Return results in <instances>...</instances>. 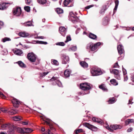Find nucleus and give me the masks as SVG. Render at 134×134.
<instances>
[{"mask_svg": "<svg viewBox=\"0 0 134 134\" xmlns=\"http://www.w3.org/2000/svg\"><path fill=\"white\" fill-rule=\"evenodd\" d=\"M91 72L92 75L93 76H97L102 74L100 69L97 67H93L91 69Z\"/></svg>", "mask_w": 134, "mask_h": 134, "instance_id": "nucleus-1", "label": "nucleus"}, {"mask_svg": "<svg viewBox=\"0 0 134 134\" xmlns=\"http://www.w3.org/2000/svg\"><path fill=\"white\" fill-rule=\"evenodd\" d=\"M101 44V43L100 42H98L95 44L92 43H89L87 45L86 48L87 49L93 51L96 50Z\"/></svg>", "mask_w": 134, "mask_h": 134, "instance_id": "nucleus-2", "label": "nucleus"}, {"mask_svg": "<svg viewBox=\"0 0 134 134\" xmlns=\"http://www.w3.org/2000/svg\"><path fill=\"white\" fill-rule=\"evenodd\" d=\"M105 127L109 130L111 131H113L112 129L115 130L118 129H121L122 128V126H121L120 125H111L110 126V127H109L108 125L107 126H105Z\"/></svg>", "mask_w": 134, "mask_h": 134, "instance_id": "nucleus-3", "label": "nucleus"}, {"mask_svg": "<svg viewBox=\"0 0 134 134\" xmlns=\"http://www.w3.org/2000/svg\"><path fill=\"white\" fill-rule=\"evenodd\" d=\"M27 57L29 60L32 62H34L37 58L36 55L32 52L29 53Z\"/></svg>", "mask_w": 134, "mask_h": 134, "instance_id": "nucleus-4", "label": "nucleus"}, {"mask_svg": "<svg viewBox=\"0 0 134 134\" xmlns=\"http://www.w3.org/2000/svg\"><path fill=\"white\" fill-rule=\"evenodd\" d=\"M80 87L81 89L84 91L88 90L91 88L90 85L87 83H83L80 84Z\"/></svg>", "mask_w": 134, "mask_h": 134, "instance_id": "nucleus-5", "label": "nucleus"}, {"mask_svg": "<svg viewBox=\"0 0 134 134\" xmlns=\"http://www.w3.org/2000/svg\"><path fill=\"white\" fill-rule=\"evenodd\" d=\"M111 73L114 74L115 75V77L117 79H120V72L118 70L116 69H113L110 70Z\"/></svg>", "mask_w": 134, "mask_h": 134, "instance_id": "nucleus-6", "label": "nucleus"}, {"mask_svg": "<svg viewBox=\"0 0 134 134\" xmlns=\"http://www.w3.org/2000/svg\"><path fill=\"white\" fill-rule=\"evenodd\" d=\"M51 80L52 81H54L53 84L54 85L57 84L59 87H62V85L61 82L59 81L58 80V78L57 77H53L51 79Z\"/></svg>", "mask_w": 134, "mask_h": 134, "instance_id": "nucleus-7", "label": "nucleus"}, {"mask_svg": "<svg viewBox=\"0 0 134 134\" xmlns=\"http://www.w3.org/2000/svg\"><path fill=\"white\" fill-rule=\"evenodd\" d=\"M21 12V8L20 7H17L13 10V14L16 16L20 15Z\"/></svg>", "mask_w": 134, "mask_h": 134, "instance_id": "nucleus-8", "label": "nucleus"}, {"mask_svg": "<svg viewBox=\"0 0 134 134\" xmlns=\"http://www.w3.org/2000/svg\"><path fill=\"white\" fill-rule=\"evenodd\" d=\"M61 58L62 60V64H66L68 63L69 61V57L65 54H62Z\"/></svg>", "mask_w": 134, "mask_h": 134, "instance_id": "nucleus-9", "label": "nucleus"}, {"mask_svg": "<svg viewBox=\"0 0 134 134\" xmlns=\"http://www.w3.org/2000/svg\"><path fill=\"white\" fill-rule=\"evenodd\" d=\"M64 5L65 6L70 7L73 6V3L70 0H65L63 2Z\"/></svg>", "mask_w": 134, "mask_h": 134, "instance_id": "nucleus-10", "label": "nucleus"}, {"mask_svg": "<svg viewBox=\"0 0 134 134\" xmlns=\"http://www.w3.org/2000/svg\"><path fill=\"white\" fill-rule=\"evenodd\" d=\"M59 31L60 33L63 36H65L66 35L67 31L66 29L63 26H61L59 27Z\"/></svg>", "mask_w": 134, "mask_h": 134, "instance_id": "nucleus-11", "label": "nucleus"}, {"mask_svg": "<svg viewBox=\"0 0 134 134\" xmlns=\"http://www.w3.org/2000/svg\"><path fill=\"white\" fill-rule=\"evenodd\" d=\"M84 126L91 130L94 131L96 130L97 128L93 125H90L88 123H86L84 124Z\"/></svg>", "mask_w": 134, "mask_h": 134, "instance_id": "nucleus-12", "label": "nucleus"}, {"mask_svg": "<svg viewBox=\"0 0 134 134\" xmlns=\"http://www.w3.org/2000/svg\"><path fill=\"white\" fill-rule=\"evenodd\" d=\"M13 106L15 108H18L20 103V101L17 99L14 98L12 100Z\"/></svg>", "mask_w": 134, "mask_h": 134, "instance_id": "nucleus-13", "label": "nucleus"}, {"mask_svg": "<svg viewBox=\"0 0 134 134\" xmlns=\"http://www.w3.org/2000/svg\"><path fill=\"white\" fill-rule=\"evenodd\" d=\"M117 49L119 54L121 55L124 52L123 47L121 44L118 46Z\"/></svg>", "mask_w": 134, "mask_h": 134, "instance_id": "nucleus-14", "label": "nucleus"}, {"mask_svg": "<svg viewBox=\"0 0 134 134\" xmlns=\"http://www.w3.org/2000/svg\"><path fill=\"white\" fill-rule=\"evenodd\" d=\"M46 124L48 125L50 127V129L51 130H55V129L53 127V124L51 121L49 119H47L45 121Z\"/></svg>", "mask_w": 134, "mask_h": 134, "instance_id": "nucleus-15", "label": "nucleus"}, {"mask_svg": "<svg viewBox=\"0 0 134 134\" xmlns=\"http://www.w3.org/2000/svg\"><path fill=\"white\" fill-rule=\"evenodd\" d=\"M8 4L7 3L0 4V9L3 10L6 9L8 7Z\"/></svg>", "mask_w": 134, "mask_h": 134, "instance_id": "nucleus-16", "label": "nucleus"}, {"mask_svg": "<svg viewBox=\"0 0 134 134\" xmlns=\"http://www.w3.org/2000/svg\"><path fill=\"white\" fill-rule=\"evenodd\" d=\"M122 69L124 78V81H126L128 79L127 75H126L127 72L126 70L124 69L122 66Z\"/></svg>", "mask_w": 134, "mask_h": 134, "instance_id": "nucleus-17", "label": "nucleus"}, {"mask_svg": "<svg viewBox=\"0 0 134 134\" xmlns=\"http://www.w3.org/2000/svg\"><path fill=\"white\" fill-rule=\"evenodd\" d=\"M19 35L21 37H26L28 36L29 34L25 32H20L19 33Z\"/></svg>", "mask_w": 134, "mask_h": 134, "instance_id": "nucleus-18", "label": "nucleus"}, {"mask_svg": "<svg viewBox=\"0 0 134 134\" xmlns=\"http://www.w3.org/2000/svg\"><path fill=\"white\" fill-rule=\"evenodd\" d=\"M14 54L18 55H21L23 53L22 51L19 49H17L14 51Z\"/></svg>", "mask_w": 134, "mask_h": 134, "instance_id": "nucleus-19", "label": "nucleus"}, {"mask_svg": "<svg viewBox=\"0 0 134 134\" xmlns=\"http://www.w3.org/2000/svg\"><path fill=\"white\" fill-rule=\"evenodd\" d=\"M109 21V18L107 17L104 18L103 21V24L104 25H106L108 24Z\"/></svg>", "mask_w": 134, "mask_h": 134, "instance_id": "nucleus-20", "label": "nucleus"}, {"mask_svg": "<svg viewBox=\"0 0 134 134\" xmlns=\"http://www.w3.org/2000/svg\"><path fill=\"white\" fill-rule=\"evenodd\" d=\"M99 88L101 89L102 90L104 91H107V89L105 86L103 84H102L101 85L99 86Z\"/></svg>", "mask_w": 134, "mask_h": 134, "instance_id": "nucleus-21", "label": "nucleus"}, {"mask_svg": "<svg viewBox=\"0 0 134 134\" xmlns=\"http://www.w3.org/2000/svg\"><path fill=\"white\" fill-rule=\"evenodd\" d=\"M92 119L93 121L95 122H97L100 124H102L103 123L102 120H101L100 119L96 118L95 117L93 118Z\"/></svg>", "mask_w": 134, "mask_h": 134, "instance_id": "nucleus-22", "label": "nucleus"}, {"mask_svg": "<svg viewBox=\"0 0 134 134\" xmlns=\"http://www.w3.org/2000/svg\"><path fill=\"white\" fill-rule=\"evenodd\" d=\"M8 113L9 114L13 115L16 113H17V110L15 109H12L8 111Z\"/></svg>", "mask_w": 134, "mask_h": 134, "instance_id": "nucleus-23", "label": "nucleus"}, {"mask_svg": "<svg viewBox=\"0 0 134 134\" xmlns=\"http://www.w3.org/2000/svg\"><path fill=\"white\" fill-rule=\"evenodd\" d=\"M71 73L70 70L68 69H66L64 72V76L66 77H69Z\"/></svg>", "mask_w": 134, "mask_h": 134, "instance_id": "nucleus-24", "label": "nucleus"}, {"mask_svg": "<svg viewBox=\"0 0 134 134\" xmlns=\"http://www.w3.org/2000/svg\"><path fill=\"white\" fill-rule=\"evenodd\" d=\"M80 64L82 67L84 68H86L88 66V64L85 62L84 61L80 62Z\"/></svg>", "mask_w": 134, "mask_h": 134, "instance_id": "nucleus-25", "label": "nucleus"}, {"mask_svg": "<svg viewBox=\"0 0 134 134\" xmlns=\"http://www.w3.org/2000/svg\"><path fill=\"white\" fill-rule=\"evenodd\" d=\"M69 15L70 17L72 19L73 18L74 21H75L77 18V17L75 16L72 12H71L69 14Z\"/></svg>", "mask_w": 134, "mask_h": 134, "instance_id": "nucleus-26", "label": "nucleus"}, {"mask_svg": "<svg viewBox=\"0 0 134 134\" xmlns=\"http://www.w3.org/2000/svg\"><path fill=\"white\" fill-rule=\"evenodd\" d=\"M89 37L90 38L93 40H95L97 37V36L96 35L92 33H90L89 34Z\"/></svg>", "mask_w": 134, "mask_h": 134, "instance_id": "nucleus-27", "label": "nucleus"}, {"mask_svg": "<svg viewBox=\"0 0 134 134\" xmlns=\"http://www.w3.org/2000/svg\"><path fill=\"white\" fill-rule=\"evenodd\" d=\"M133 122V119H128L125 121V124L126 125H127Z\"/></svg>", "mask_w": 134, "mask_h": 134, "instance_id": "nucleus-28", "label": "nucleus"}, {"mask_svg": "<svg viewBox=\"0 0 134 134\" xmlns=\"http://www.w3.org/2000/svg\"><path fill=\"white\" fill-rule=\"evenodd\" d=\"M110 82L112 84H113L114 85L116 86L118 85V82L114 79L111 80L110 81Z\"/></svg>", "mask_w": 134, "mask_h": 134, "instance_id": "nucleus-29", "label": "nucleus"}, {"mask_svg": "<svg viewBox=\"0 0 134 134\" xmlns=\"http://www.w3.org/2000/svg\"><path fill=\"white\" fill-rule=\"evenodd\" d=\"M17 63L20 66L21 68H25V65L21 61H19L16 63Z\"/></svg>", "mask_w": 134, "mask_h": 134, "instance_id": "nucleus-30", "label": "nucleus"}, {"mask_svg": "<svg viewBox=\"0 0 134 134\" xmlns=\"http://www.w3.org/2000/svg\"><path fill=\"white\" fill-rule=\"evenodd\" d=\"M21 117L19 116H16L13 118V120L16 121H19L21 120Z\"/></svg>", "mask_w": 134, "mask_h": 134, "instance_id": "nucleus-31", "label": "nucleus"}, {"mask_svg": "<svg viewBox=\"0 0 134 134\" xmlns=\"http://www.w3.org/2000/svg\"><path fill=\"white\" fill-rule=\"evenodd\" d=\"M33 131V130L30 128H25V133H29L32 132Z\"/></svg>", "mask_w": 134, "mask_h": 134, "instance_id": "nucleus-32", "label": "nucleus"}, {"mask_svg": "<svg viewBox=\"0 0 134 134\" xmlns=\"http://www.w3.org/2000/svg\"><path fill=\"white\" fill-rule=\"evenodd\" d=\"M24 24V25L26 26H33L32 22L31 21H28L27 22L25 23Z\"/></svg>", "mask_w": 134, "mask_h": 134, "instance_id": "nucleus-33", "label": "nucleus"}, {"mask_svg": "<svg viewBox=\"0 0 134 134\" xmlns=\"http://www.w3.org/2000/svg\"><path fill=\"white\" fill-rule=\"evenodd\" d=\"M17 131L18 132L21 133H25V128L24 129L18 128L17 129Z\"/></svg>", "mask_w": 134, "mask_h": 134, "instance_id": "nucleus-34", "label": "nucleus"}, {"mask_svg": "<svg viewBox=\"0 0 134 134\" xmlns=\"http://www.w3.org/2000/svg\"><path fill=\"white\" fill-rule=\"evenodd\" d=\"M9 127V124H4L1 126V127L2 129L4 130L5 129H7Z\"/></svg>", "mask_w": 134, "mask_h": 134, "instance_id": "nucleus-35", "label": "nucleus"}, {"mask_svg": "<svg viewBox=\"0 0 134 134\" xmlns=\"http://www.w3.org/2000/svg\"><path fill=\"white\" fill-rule=\"evenodd\" d=\"M109 103L111 104L114 103L115 102V99L114 98H110L108 101Z\"/></svg>", "mask_w": 134, "mask_h": 134, "instance_id": "nucleus-36", "label": "nucleus"}, {"mask_svg": "<svg viewBox=\"0 0 134 134\" xmlns=\"http://www.w3.org/2000/svg\"><path fill=\"white\" fill-rule=\"evenodd\" d=\"M56 11L58 14H61L63 13V10L60 8H57Z\"/></svg>", "mask_w": 134, "mask_h": 134, "instance_id": "nucleus-37", "label": "nucleus"}, {"mask_svg": "<svg viewBox=\"0 0 134 134\" xmlns=\"http://www.w3.org/2000/svg\"><path fill=\"white\" fill-rule=\"evenodd\" d=\"M52 63L55 65H59V63L57 60H52Z\"/></svg>", "mask_w": 134, "mask_h": 134, "instance_id": "nucleus-38", "label": "nucleus"}, {"mask_svg": "<svg viewBox=\"0 0 134 134\" xmlns=\"http://www.w3.org/2000/svg\"><path fill=\"white\" fill-rule=\"evenodd\" d=\"M38 2L42 4H43L46 2V0H37Z\"/></svg>", "mask_w": 134, "mask_h": 134, "instance_id": "nucleus-39", "label": "nucleus"}, {"mask_svg": "<svg viewBox=\"0 0 134 134\" xmlns=\"http://www.w3.org/2000/svg\"><path fill=\"white\" fill-rule=\"evenodd\" d=\"M11 40V39L8 37H5L2 39V41L3 42H5L7 41H9Z\"/></svg>", "mask_w": 134, "mask_h": 134, "instance_id": "nucleus-40", "label": "nucleus"}, {"mask_svg": "<svg viewBox=\"0 0 134 134\" xmlns=\"http://www.w3.org/2000/svg\"><path fill=\"white\" fill-rule=\"evenodd\" d=\"M56 45L63 46L65 45V44L63 42H60L57 43H56Z\"/></svg>", "mask_w": 134, "mask_h": 134, "instance_id": "nucleus-41", "label": "nucleus"}, {"mask_svg": "<svg viewBox=\"0 0 134 134\" xmlns=\"http://www.w3.org/2000/svg\"><path fill=\"white\" fill-rule=\"evenodd\" d=\"M49 72L47 71L46 72H44L43 73H40V77H41L44 76H45L47 74H48L49 73Z\"/></svg>", "mask_w": 134, "mask_h": 134, "instance_id": "nucleus-42", "label": "nucleus"}, {"mask_svg": "<svg viewBox=\"0 0 134 134\" xmlns=\"http://www.w3.org/2000/svg\"><path fill=\"white\" fill-rule=\"evenodd\" d=\"M26 4L27 5H31L32 4V0H25Z\"/></svg>", "mask_w": 134, "mask_h": 134, "instance_id": "nucleus-43", "label": "nucleus"}, {"mask_svg": "<svg viewBox=\"0 0 134 134\" xmlns=\"http://www.w3.org/2000/svg\"><path fill=\"white\" fill-rule=\"evenodd\" d=\"M24 9L27 12H29L30 11V7L29 6H25L24 7Z\"/></svg>", "mask_w": 134, "mask_h": 134, "instance_id": "nucleus-44", "label": "nucleus"}, {"mask_svg": "<svg viewBox=\"0 0 134 134\" xmlns=\"http://www.w3.org/2000/svg\"><path fill=\"white\" fill-rule=\"evenodd\" d=\"M71 39L70 36H68L66 37V40L65 41V42L67 43L68 42L71 41Z\"/></svg>", "mask_w": 134, "mask_h": 134, "instance_id": "nucleus-45", "label": "nucleus"}, {"mask_svg": "<svg viewBox=\"0 0 134 134\" xmlns=\"http://www.w3.org/2000/svg\"><path fill=\"white\" fill-rule=\"evenodd\" d=\"M83 130L81 129H79L78 130L75 131V132L76 134H77L79 133L82 132V131Z\"/></svg>", "mask_w": 134, "mask_h": 134, "instance_id": "nucleus-46", "label": "nucleus"}, {"mask_svg": "<svg viewBox=\"0 0 134 134\" xmlns=\"http://www.w3.org/2000/svg\"><path fill=\"white\" fill-rule=\"evenodd\" d=\"M1 111L4 113H8V110H6L4 108H1Z\"/></svg>", "mask_w": 134, "mask_h": 134, "instance_id": "nucleus-47", "label": "nucleus"}, {"mask_svg": "<svg viewBox=\"0 0 134 134\" xmlns=\"http://www.w3.org/2000/svg\"><path fill=\"white\" fill-rule=\"evenodd\" d=\"M35 38L36 39H43L45 38V37L43 36H39L38 37H35Z\"/></svg>", "mask_w": 134, "mask_h": 134, "instance_id": "nucleus-48", "label": "nucleus"}, {"mask_svg": "<svg viewBox=\"0 0 134 134\" xmlns=\"http://www.w3.org/2000/svg\"><path fill=\"white\" fill-rule=\"evenodd\" d=\"M8 51L6 50H4L2 52V54L3 55H5L7 54Z\"/></svg>", "mask_w": 134, "mask_h": 134, "instance_id": "nucleus-49", "label": "nucleus"}, {"mask_svg": "<svg viewBox=\"0 0 134 134\" xmlns=\"http://www.w3.org/2000/svg\"><path fill=\"white\" fill-rule=\"evenodd\" d=\"M0 96L3 99H4L5 98V96L1 92H0Z\"/></svg>", "mask_w": 134, "mask_h": 134, "instance_id": "nucleus-50", "label": "nucleus"}, {"mask_svg": "<svg viewBox=\"0 0 134 134\" xmlns=\"http://www.w3.org/2000/svg\"><path fill=\"white\" fill-rule=\"evenodd\" d=\"M43 134H53V133L51 132L50 130L49 129L48 130V133H47L44 132L43 133H42Z\"/></svg>", "mask_w": 134, "mask_h": 134, "instance_id": "nucleus-51", "label": "nucleus"}, {"mask_svg": "<svg viewBox=\"0 0 134 134\" xmlns=\"http://www.w3.org/2000/svg\"><path fill=\"white\" fill-rule=\"evenodd\" d=\"M39 43L40 44H47V43L46 42H44L42 41H40L39 42Z\"/></svg>", "mask_w": 134, "mask_h": 134, "instance_id": "nucleus-52", "label": "nucleus"}, {"mask_svg": "<svg viewBox=\"0 0 134 134\" xmlns=\"http://www.w3.org/2000/svg\"><path fill=\"white\" fill-rule=\"evenodd\" d=\"M114 68H118L119 67V65L118 62L116 63L113 66Z\"/></svg>", "mask_w": 134, "mask_h": 134, "instance_id": "nucleus-53", "label": "nucleus"}, {"mask_svg": "<svg viewBox=\"0 0 134 134\" xmlns=\"http://www.w3.org/2000/svg\"><path fill=\"white\" fill-rule=\"evenodd\" d=\"M71 49L72 51H75L77 49V47L76 46H73L71 48Z\"/></svg>", "mask_w": 134, "mask_h": 134, "instance_id": "nucleus-54", "label": "nucleus"}, {"mask_svg": "<svg viewBox=\"0 0 134 134\" xmlns=\"http://www.w3.org/2000/svg\"><path fill=\"white\" fill-rule=\"evenodd\" d=\"M115 5H116V7H118L119 3V1L118 0H116L115 1Z\"/></svg>", "mask_w": 134, "mask_h": 134, "instance_id": "nucleus-55", "label": "nucleus"}, {"mask_svg": "<svg viewBox=\"0 0 134 134\" xmlns=\"http://www.w3.org/2000/svg\"><path fill=\"white\" fill-rule=\"evenodd\" d=\"M132 130L133 129L132 127H130L127 130V132H130L132 131Z\"/></svg>", "mask_w": 134, "mask_h": 134, "instance_id": "nucleus-56", "label": "nucleus"}, {"mask_svg": "<svg viewBox=\"0 0 134 134\" xmlns=\"http://www.w3.org/2000/svg\"><path fill=\"white\" fill-rule=\"evenodd\" d=\"M28 121L22 122H21L22 124L24 125H27L28 124Z\"/></svg>", "mask_w": 134, "mask_h": 134, "instance_id": "nucleus-57", "label": "nucleus"}, {"mask_svg": "<svg viewBox=\"0 0 134 134\" xmlns=\"http://www.w3.org/2000/svg\"><path fill=\"white\" fill-rule=\"evenodd\" d=\"M3 25V23L1 21H0V29H1Z\"/></svg>", "mask_w": 134, "mask_h": 134, "instance_id": "nucleus-58", "label": "nucleus"}, {"mask_svg": "<svg viewBox=\"0 0 134 134\" xmlns=\"http://www.w3.org/2000/svg\"><path fill=\"white\" fill-rule=\"evenodd\" d=\"M93 6L92 5H90L88 6L85 7V8L87 9H88L92 7Z\"/></svg>", "mask_w": 134, "mask_h": 134, "instance_id": "nucleus-59", "label": "nucleus"}, {"mask_svg": "<svg viewBox=\"0 0 134 134\" xmlns=\"http://www.w3.org/2000/svg\"><path fill=\"white\" fill-rule=\"evenodd\" d=\"M131 80L132 82H134V75L132 76L131 77Z\"/></svg>", "mask_w": 134, "mask_h": 134, "instance_id": "nucleus-60", "label": "nucleus"}, {"mask_svg": "<svg viewBox=\"0 0 134 134\" xmlns=\"http://www.w3.org/2000/svg\"><path fill=\"white\" fill-rule=\"evenodd\" d=\"M133 102H131V100H129V102L128 103L129 104H132Z\"/></svg>", "mask_w": 134, "mask_h": 134, "instance_id": "nucleus-61", "label": "nucleus"}, {"mask_svg": "<svg viewBox=\"0 0 134 134\" xmlns=\"http://www.w3.org/2000/svg\"><path fill=\"white\" fill-rule=\"evenodd\" d=\"M41 131L43 132H44L45 131V129L43 127H42L41 129Z\"/></svg>", "mask_w": 134, "mask_h": 134, "instance_id": "nucleus-62", "label": "nucleus"}, {"mask_svg": "<svg viewBox=\"0 0 134 134\" xmlns=\"http://www.w3.org/2000/svg\"><path fill=\"white\" fill-rule=\"evenodd\" d=\"M79 32V30L77 29L76 31V34H77Z\"/></svg>", "mask_w": 134, "mask_h": 134, "instance_id": "nucleus-63", "label": "nucleus"}, {"mask_svg": "<svg viewBox=\"0 0 134 134\" xmlns=\"http://www.w3.org/2000/svg\"><path fill=\"white\" fill-rule=\"evenodd\" d=\"M0 133V134H7V133H5L4 132H1Z\"/></svg>", "mask_w": 134, "mask_h": 134, "instance_id": "nucleus-64", "label": "nucleus"}]
</instances>
